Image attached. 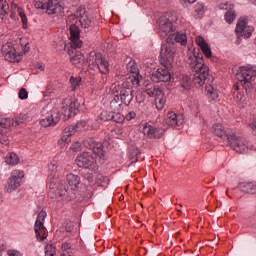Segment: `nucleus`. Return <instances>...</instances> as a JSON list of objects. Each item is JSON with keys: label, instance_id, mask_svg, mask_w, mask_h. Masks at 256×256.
<instances>
[{"label": "nucleus", "instance_id": "nucleus-1", "mask_svg": "<svg viewBox=\"0 0 256 256\" xmlns=\"http://www.w3.org/2000/svg\"><path fill=\"white\" fill-rule=\"evenodd\" d=\"M188 65H190L193 77L184 76L180 81V85L183 89H191V85L195 87H203L205 83H209V66L205 64L203 60V54L199 49H194L193 53L188 56Z\"/></svg>", "mask_w": 256, "mask_h": 256}, {"label": "nucleus", "instance_id": "nucleus-2", "mask_svg": "<svg viewBox=\"0 0 256 256\" xmlns=\"http://www.w3.org/2000/svg\"><path fill=\"white\" fill-rule=\"evenodd\" d=\"M212 132L220 139H225L227 144L236 153H251L256 151V144H251L243 137H237L235 130L231 128H225L221 123H215L212 126Z\"/></svg>", "mask_w": 256, "mask_h": 256}, {"label": "nucleus", "instance_id": "nucleus-3", "mask_svg": "<svg viewBox=\"0 0 256 256\" xmlns=\"http://www.w3.org/2000/svg\"><path fill=\"white\" fill-rule=\"evenodd\" d=\"M83 146L89 151L92 152H83L76 158V164L78 167H83L84 169H89V171H95V167H97V162L95 160L94 155L98 157H105V151L103 150V144L100 142H95L93 138H87L83 141Z\"/></svg>", "mask_w": 256, "mask_h": 256}, {"label": "nucleus", "instance_id": "nucleus-4", "mask_svg": "<svg viewBox=\"0 0 256 256\" xmlns=\"http://www.w3.org/2000/svg\"><path fill=\"white\" fill-rule=\"evenodd\" d=\"M238 81L249 95V93L256 87V66L242 67L240 74L238 75Z\"/></svg>", "mask_w": 256, "mask_h": 256}, {"label": "nucleus", "instance_id": "nucleus-5", "mask_svg": "<svg viewBox=\"0 0 256 256\" xmlns=\"http://www.w3.org/2000/svg\"><path fill=\"white\" fill-rule=\"evenodd\" d=\"M112 93L118 96L119 100L126 106L131 105L133 101V87L129 82H118L113 85Z\"/></svg>", "mask_w": 256, "mask_h": 256}, {"label": "nucleus", "instance_id": "nucleus-6", "mask_svg": "<svg viewBox=\"0 0 256 256\" xmlns=\"http://www.w3.org/2000/svg\"><path fill=\"white\" fill-rule=\"evenodd\" d=\"M23 123V119L14 120L0 116V145H9V131L12 127H17Z\"/></svg>", "mask_w": 256, "mask_h": 256}, {"label": "nucleus", "instance_id": "nucleus-7", "mask_svg": "<svg viewBox=\"0 0 256 256\" xmlns=\"http://www.w3.org/2000/svg\"><path fill=\"white\" fill-rule=\"evenodd\" d=\"M177 48L174 43L166 42L161 45L160 50V64L162 67H167L168 69H173V61L175 59V53Z\"/></svg>", "mask_w": 256, "mask_h": 256}, {"label": "nucleus", "instance_id": "nucleus-8", "mask_svg": "<svg viewBox=\"0 0 256 256\" xmlns=\"http://www.w3.org/2000/svg\"><path fill=\"white\" fill-rule=\"evenodd\" d=\"M87 61L89 65H94V67H97L102 75H109V61H107L106 57H103L102 53L90 54Z\"/></svg>", "mask_w": 256, "mask_h": 256}, {"label": "nucleus", "instance_id": "nucleus-9", "mask_svg": "<svg viewBox=\"0 0 256 256\" xmlns=\"http://www.w3.org/2000/svg\"><path fill=\"white\" fill-rule=\"evenodd\" d=\"M45 219H47V212H45V210H41L38 213L34 224V231L36 239L38 241H45V239H47V228H45Z\"/></svg>", "mask_w": 256, "mask_h": 256}, {"label": "nucleus", "instance_id": "nucleus-10", "mask_svg": "<svg viewBox=\"0 0 256 256\" xmlns=\"http://www.w3.org/2000/svg\"><path fill=\"white\" fill-rule=\"evenodd\" d=\"M36 9H45L48 15H57L63 11V6L57 0H39L35 3Z\"/></svg>", "mask_w": 256, "mask_h": 256}, {"label": "nucleus", "instance_id": "nucleus-11", "mask_svg": "<svg viewBox=\"0 0 256 256\" xmlns=\"http://www.w3.org/2000/svg\"><path fill=\"white\" fill-rule=\"evenodd\" d=\"M158 31L160 37H167L175 31L173 26V19L169 18V13L164 14L158 20Z\"/></svg>", "mask_w": 256, "mask_h": 256}, {"label": "nucleus", "instance_id": "nucleus-12", "mask_svg": "<svg viewBox=\"0 0 256 256\" xmlns=\"http://www.w3.org/2000/svg\"><path fill=\"white\" fill-rule=\"evenodd\" d=\"M25 177V174L21 170H14L11 172L10 178L5 186L6 193H13L15 189L21 187V180Z\"/></svg>", "mask_w": 256, "mask_h": 256}, {"label": "nucleus", "instance_id": "nucleus-13", "mask_svg": "<svg viewBox=\"0 0 256 256\" xmlns=\"http://www.w3.org/2000/svg\"><path fill=\"white\" fill-rule=\"evenodd\" d=\"M171 69L173 68H168L167 66L158 68L151 74V81H153V83H167L171 81Z\"/></svg>", "mask_w": 256, "mask_h": 256}, {"label": "nucleus", "instance_id": "nucleus-14", "mask_svg": "<svg viewBox=\"0 0 256 256\" xmlns=\"http://www.w3.org/2000/svg\"><path fill=\"white\" fill-rule=\"evenodd\" d=\"M254 28L252 26H247V20L245 18H240L236 25V35L237 37H244V39H249L251 37Z\"/></svg>", "mask_w": 256, "mask_h": 256}, {"label": "nucleus", "instance_id": "nucleus-15", "mask_svg": "<svg viewBox=\"0 0 256 256\" xmlns=\"http://www.w3.org/2000/svg\"><path fill=\"white\" fill-rule=\"evenodd\" d=\"M91 129H99V123L92 124L91 120H81L77 124H72L67 127V131H71V133H77V131H87L89 128Z\"/></svg>", "mask_w": 256, "mask_h": 256}, {"label": "nucleus", "instance_id": "nucleus-16", "mask_svg": "<svg viewBox=\"0 0 256 256\" xmlns=\"http://www.w3.org/2000/svg\"><path fill=\"white\" fill-rule=\"evenodd\" d=\"M142 133L148 137V139H161V137L165 135V130L146 123L143 127Z\"/></svg>", "mask_w": 256, "mask_h": 256}, {"label": "nucleus", "instance_id": "nucleus-17", "mask_svg": "<svg viewBox=\"0 0 256 256\" xmlns=\"http://www.w3.org/2000/svg\"><path fill=\"white\" fill-rule=\"evenodd\" d=\"M70 38L72 49H81L83 42L80 39L81 32L77 24H70Z\"/></svg>", "mask_w": 256, "mask_h": 256}, {"label": "nucleus", "instance_id": "nucleus-18", "mask_svg": "<svg viewBox=\"0 0 256 256\" xmlns=\"http://www.w3.org/2000/svg\"><path fill=\"white\" fill-rule=\"evenodd\" d=\"M2 53L4 55L5 61H9L10 63H19L21 59V55H19L15 48H11L9 44H6L2 47Z\"/></svg>", "mask_w": 256, "mask_h": 256}, {"label": "nucleus", "instance_id": "nucleus-19", "mask_svg": "<svg viewBox=\"0 0 256 256\" xmlns=\"http://www.w3.org/2000/svg\"><path fill=\"white\" fill-rule=\"evenodd\" d=\"M86 13L87 10L85 9V6H80L76 11V15L79 18V23L83 29H89V27H93V25H95L93 20H91Z\"/></svg>", "mask_w": 256, "mask_h": 256}, {"label": "nucleus", "instance_id": "nucleus-20", "mask_svg": "<svg viewBox=\"0 0 256 256\" xmlns=\"http://www.w3.org/2000/svg\"><path fill=\"white\" fill-rule=\"evenodd\" d=\"M59 121H61V114L52 110L48 116L40 120V125L42 127H55Z\"/></svg>", "mask_w": 256, "mask_h": 256}, {"label": "nucleus", "instance_id": "nucleus-21", "mask_svg": "<svg viewBox=\"0 0 256 256\" xmlns=\"http://www.w3.org/2000/svg\"><path fill=\"white\" fill-rule=\"evenodd\" d=\"M126 69L129 73H132V78L130 77L132 85L136 87L139 86V77H141V75H139V67H137V62L130 60L126 66Z\"/></svg>", "mask_w": 256, "mask_h": 256}, {"label": "nucleus", "instance_id": "nucleus-22", "mask_svg": "<svg viewBox=\"0 0 256 256\" xmlns=\"http://www.w3.org/2000/svg\"><path fill=\"white\" fill-rule=\"evenodd\" d=\"M164 123L169 127H181L183 125V115L170 112L167 114Z\"/></svg>", "mask_w": 256, "mask_h": 256}, {"label": "nucleus", "instance_id": "nucleus-23", "mask_svg": "<svg viewBox=\"0 0 256 256\" xmlns=\"http://www.w3.org/2000/svg\"><path fill=\"white\" fill-rule=\"evenodd\" d=\"M196 45H198V47H200L203 55L207 59H211V57H213V52L211 51V46H209V44L207 43V41H205V38L203 36L196 37Z\"/></svg>", "mask_w": 256, "mask_h": 256}, {"label": "nucleus", "instance_id": "nucleus-24", "mask_svg": "<svg viewBox=\"0 0 256 256\" xmlns=\"http://www.w3.org/2000/svg\"><path fill=\"white\" fill-rule=\"evenodd\" d=\"M62 109H67L68 107V117H73V115H77L79 113V102L77 100L71 101V99H64L62 102Z\"/></svg>", "mask_w": 256, "mask_h": 256}, {"label": "nucleus", "instance_id": "nucleus-25", "mask_svg": "<svg viewBox=\"0 0 256 256\" xmlns=\"http://www.w3.org/2000/svg\"><path fill=\"white\" fill-rule=\"evenodd\" d=\"M48 195L51 199H58V197H67L69 195V190L65 185H59V187L55 189H51L48 192Z\"/></svg>", "mask_w": 256, "mask_h": 256}, {"label": "nucleus", "instance_id": "nucleus-26", "mask_svg": "<svg viewBox=\"0 0 256 256\" xmlns=\"http://www.w3.org/2000/svg\"><path fill=\"white\" fill-rule=\"evenodd\" d=\"M70 62L75 67H81L83 63H85V56L83 53H81V51L72 52L70 55Z\"/></svg>", "mask_w": 256, "mask_h": 256}, {"label": "nucleus", "instance_id": "nucleus-27", "mask_svg": "<svg viewBox=\"0 0 256 256\" xmlns=\"http://www.w3.org/2000/svg\"><path fill=\"white\" fill-rule=\"evenodd\" d=\"M238 189L243 193H250L252 195L256 194V182H240L238 184Z\"/></svg>", "mask_w": 256, "mask_h": 256}, {"label": "nucleus", "instance_id": "nucleus-28", "mask_svg": "<svg viewBox=\"0 0 256 256\" xmlns=\"http://www.w3.org/2000/svg\"><path fill=\"white\" fill-rule=\"evenodd\" d=\"M145 93L148 97H154V99H157V97L162 95L163 90L153 84H147L145 87Z\"/></svg>", "mask_w": 256, "mask_h": 256}, {"label": "nucleus", "instance_id": "nucleus-29", "mask_svg": "<svg viewBox=\"0 0 256 256\" xmlns=\"http://www.w3.org/2000/svg\"><path fill=\"white\" fill-rule=\"evenodd\" d=\"M123 103L119 99V96L114 94L113 99L110 102V108L112 109L113 113H121L123 111Z\"/></svg>", "mask_w": 256, "mask_h": 256}, {"label": "nucleus", "instance_id": "nucleus-30", "mask_svg": "<svg viewBox=\"0 0 256 256\" xmlns=\"http://www.w3.org/2000/svg\"><path fill=\"white\" fill-rule=\"evenodd\" d=\"M67 183L71 187L72 191H75L77 187H79V183H81V179L78 175L75 174H68L66 176Z\"/></svg>", "mask_w": 256, "mask_h": 256}, {"label": "nucleus", "instance_id": "nucleus-31", "mask_svg": "<svg viewBox=\"0 0 256 256\" xmlns=\"http://www.w3.org/2000/svg\"><path fill=\"white\" fill-rule=\"evenodd\" d=\"M140 155H141V151H139V148H137L135 146L130 147L128 157H129L131 163H137V161H139Z\"/></svg>", "mask_w": 256, "mask_h": 256}, {"label": "nucleus", "instance_id": "nucleus-32", "mask_svg": "<svg viewBox=\"0 0 256 256\" xmlns=\"http://www.w3.org/2000/svg\"><path fill=\"white\" fill-rule=\"evenodd\" d=\"M206 92L207 96L212 99V101H217L219 99V92H217V89L213 87V85L206 86Z\"/></svg>", "mask_w": 256, "mask_h": 256}, {"label": "nucleus", "instance_id": "nucleus-33", "mask_svg": "<svg viewBox=\"0 0 256 256\" xmlns=\"http://www.w3.org/2000/svg\"><path fill=\"white\" fill-rule=\"evenodd\" d=\"M165 103H167V100L165 99V95L163 94V92L160 94V96H157L155 98V105H156V109L158 111H163L164 107H165Z\"/></svg>", "mask_w": 256, "mask_h": 256}, {"label": "nucleus", "instance_id": "nucleus-34", "mask_svg": "<svg viewBox=\"0 0 256 256\" xmlns=\"http://www.w3.org/2000/svg\"><path fill=\"white\" fill-rule=\"evenodd\" d=\"M173 35L176 43H180L181 45H187V34L183 32H177Z\"/></svg>", "mask_w": 256, "mask_h": 256}, {"label": "nucleus", "instance_id": "nucleus-35", "mask_svg": "<svg viewBox=\"0 0 256 256\" xmlns=\"http://www.w3.org/2000/svg\"><path fill=\"white\" fill-rule=\"evenodd\" d=\"M5 161L7 165H17L19 163V157L17 154L11 152L6 156Z\"/></svg>", "mask_w": 256, "mask_h": 256}, {"label": "nucleus", "instance_id": "nucleus-36", "mask_svg": "<svg viewBox=\"0 0 256 256\" xmlns=\"http://www.w3.org/2000/svg\"><path fill=\"white\" fill-rule=\"evenodd\" d=\"M9 13V4L7 0H0V19Z\"/></svg>", "mask_w": 256, "mask_h": 256}, {"label": "nucleus", "instance_id": "nucleus-37", "mask_svg": "<svg viewBox=\"0 0 256 256\" xmlns=\"http://www.w3.org/2000/svg\"><path fill=\"white\" fill-rule=\"evenodd\" d=\"M194 11L195 17H197V19H201V17L205 14V6L203 3H197L194 7Z\"/></svg>", "mask_w": 256, "mask_h": 256}, {"label": "nucleus", "instance_id": "nucleus-38", "mask_svg": "<svg viewBox=\"0 0 256 256\" xmlns=\"http://www.w3.org/2000/svg\"><path fill=\"white\" fill-rule=\"evenodd\" d=\"M224 17H225V21L231 25V23L235 21V17H237V14H235V10H229V11H226Z\"/></svg>", "mask_w": 256, "mask_h": 256}, {"label": "nucleus", "instance_id": "nucleus-39", "mask_svg": "<svg viewBox=\"0 0 256 256\" xmlns=\"http://www.w3.org/2000/svg\"><path fill=\"white\" fill-rule=\"evenodd\" d=\"M57 255V248L52 244H47L45 247V256H56Z\"/></svg>", "mask_w": 256, "mask_h": 256}, {"label": "nucleus", "instance_id": "nucleus-40", "mask_svg": "<svg viewBox=\"0 0 256 256\" xmlns=\"http://www.w3.org/2000/svg\"><path fill=\"white\" fill-rule=\"evenodd\" d=\"M18 15L21 18L23 29H27V15L22 8H18Z\"/></svg>", "mask_w": 256, "mask_h": 256}, {"label": "nucleus", "instance_id": "nucleus-41", "mask_svg": "<svg viewBox=\"0 0 256 256\" xmlns=\"http://www.w3.org/2000/svg\"><path fill=\"white\" fill-rule=\"evenodd\" d=\"M75 135V133H71V131L67 130V127L64 129L63 135L60 139H62V141L64 143H70L71 142V136Z\"/></svg>", "mask_w": 256, "mask_h": 256}, {"label": "nucleus", "instance_id": "nucleus-42", "mask_svg": "<svg viewBox=\"0 0 256 256\" xmlns=\"http://www.w3.org/2000/svg\"><path fill=\"white\" fill-rule=\"evenodd\" d=\"M111 119L115 123H123V121H125V117L121 114V112H114V115L111 116Z\"/></svg>", "mask_w": 256, "mask_h": 256}, {"label": "nucleus", "instance_id": "nucleus-43", "mask_svg": "<svg viewBox=\"0 0 256 256\" xmlns=\"http://www.w3.org/2000/svg\"><path fill=\"white\" fill-rule=\"evenodd\" d=\"M70 83H71L72 91H75V89H77V87H79V85H81V78L71 77Z\"/></svg>", "mask_w": 256, "mask_h": 256}, {"label": "nucleus", "instance_id": "nucleus-44", "mask_svg": "<svg viewBox=\"0 0 256 256\" xmlns=\"http://www.w3.org/2000/svg\"><path fill=\"white\" fill-rule=\"evenodd\" d=\"M220 9H222L224 11H233V3H231V2L221 3Z\"/></svg>", "mask_w": 256, "mask_h": 256}, {"label": "nucleus", "instance_id": "nucleus-45", "mask_svg": "<svg viewBox=\"0 0 256 256\" xmlns=\"http://www.w3.org/2000/svg\"><path fill=\"white\" fill-rule=\"evenodd\" d=\"M18 97L19 99H21L22 101L25 99H28L29 97V92H27V89L25 88H21L19 93H18Z\"/></svg>", "mask_w": 256, "mask_h": 256}, {"label": "nucleus", "instance_id": "nucleus-46", "mask_svg": "<svg viewBox=\"0 0 256 256\" xmlns=\"http://www.w3.org/2000/svg\"><path fill=\"white\" fill-rule=\"evenodd\" d=\"M77 19H79V16H77V14H71L68 18H67V23L68 25H75V23L77 22Z\"/></svg>", "mask_w": 256, "mask_h": 256}, {"label": "nucleus", "instance_id": "nucleus-47", "mask_svg": "<svg viewBox=\"0 0 256 256\" xmlns=\"http://www.w3.org/2000/svg\"><path fill=\"white\" fill-rule=\"evenodd\" d=\"M137 117V113L135 111H130L125 115L126 121H131L132 119H135Z\"/></svg>", "mask_w": 256, "mask_h": 256}, {"label": "nucleus", "instance_id": "nucleus-48", "mask_svg": "<svg viewBox=\"0 0 256 256\" xmlns=\"http://www.w3.org/2000/svg\"><path fill=\"white\" fill-rule=\"evenodd\" d=\"M7 255L8 256H23V254H21V252H19L17 250H8Z\"/></svg>", "mask_w": 256, "mask_h": 256}, {"label": "nucleus", "instance_id": "nucleus-49", "mask_svg": "<svg viewBox=\"0 0 256 256\" xmlns=\"http://www.w3.org/2000/svg\"><path fill=\"white\" fill-rule=\"evenodd\" d=\"M71 149H73L75 152L81 151V143L76 142V143L72 144Z\"/></svg>", "mask_w": 256, "mask_h": 256}, {"label": "nucleus", "instance_id": "nucleus-50", "mask_svg": "<svg viewBox=\"0 0 256 256\" xmlns=\"http://www.w3.org/2000/svg\"><path fill=\"white\" fill-rule=\"evenodd\" d=\"M84 179H86L89 183H93V173L85 174Z\"/></svg>", "mask_w": 256, "mask_h": 256}, {"label": "nucleus", "instance_id": "nucleus-51", "mask_svg": "<svg viewBox=\"0 0 256 256\" xmlns=\"http://www.w3.org/2000/svg\"><path fill=\"white\" fill-rule=\"evenodd\" d=\"M70 248H71V243L65 242L62 244V251H69Z\"/></svg>", "mask_w": 256, "mask_h": 256}, {"label": "nucleus", "instance_id": "nucleus-52", "mask_svg": "<svg viewBox=\"0 0 256 256\" xmlns=\"http://www.w3.org/2000/svg\"><path fill=\"white\" fill-rule=\"evenodd\" d=\"M249 127L252 129V131H256V118L249 123Z\"/></svg>", "mask_w": 256, "mask_h": 256}, {"label": "nucleus", "instance_id": "nucleus-53", "mask_svg": "<svg viewBox=\"0 0 256 256\" xmlns=\"http://www.w3.org/2000/svg\"><path fill=\"white\" fill-rule=\"evenodd\" d=\"M101 79H102V80L100 81V83H101L102 85H105V83H107V76H102Z\"/></svg>", "mask_w": 256, "mask_h": 256}, {"label": "nucleus", "instance_id": "nucleus-54", "mask_svg": "<svg viewBox=\"0 0 256 256\" xmlns=\"http://www.w3.org/2000/svg\"><path fill=\"white\" fill-rule=\"evenodd\" d=\"M65 144H67V143L64 142V141H62L61 138L58 140V145H59L60 147H63Z\"/></svg>", "mask_w": 256, "mask_h": 256}, {"label": "nucleus", "instance_id": "nucleus-55", "mask_svg": "<svg viewBox=\"0 0 256 256\" xmlns=\"http://www.w3.org/2000/svg\"><path fill=\"white\" fill-rule=\"evenodd\" d=\"M241 37L243 36H237L236 45H239L241 43Z\"/></svg>", "mask_w": 256, "mask_h": 256}, {"label": "nucleus", "instance_id": "nucleus-56", "mask_svg": "<svg viewBox=\"0 0 256 256\" xmlns=\"http://www.w3.org/2000/svg\"><path fill=\"white\" fill-rule=\"evenodd\" d=\"M0 256H3V246H0Z\"/></svg>", "mask_w": 256, "mask_h": 256}, {"label": "nucleus", "instance_id": "nucleus-57", "mask_svg": "<svg viewBox=\"0 0 256 256\" xmlns=\"http://www.w3.org/2000/svg\"><path fill=\"white\" fill-rule=\"evenodd\" d=\"M197 0H187L188 3H195Z\"/></svg>", "mask_w": 256, "mask_h": 256}, {"label": "nucleus", "instance_id": "nucleus-58", "mask_svg": "<svg viewBox=\"0 0 256 256\" xmlns=\"http://www.w3.org/2000/svg\"><path fill=\"white\" fill-rule=\"evenodd\" d=\"M100 119H103V113H101V115H100Z\"/></svg>", "mask_w": 256, "mask_h": 256}, {"label": "nucleus", "instance_id": "nucleus-59", "mask_svg": "<svg viewBox=\"0 0 256 256\" xmlns=\"http://www.w3.org/2000/svg\"><path fill=\"white\" fill-rule=\"evenodd\" d=\"M70 197V199H73V196H69Z\"/></svg>", "mask_w": 256, "mask_h": 256}, {"label": "nucleus", "instance_id": "nucleus-60", "mask_svg": "<svg viewBox=\"0 0 256 256\" xmlns=\"http://www.w3.org/2000/svg\"><path fill=\"white\" fill-rule=\"evenodd\" d=\"M239 89V87L236 86V90Z\"/></svg>", "mask_w": 256, "mask_h": 256}]
</instances>
